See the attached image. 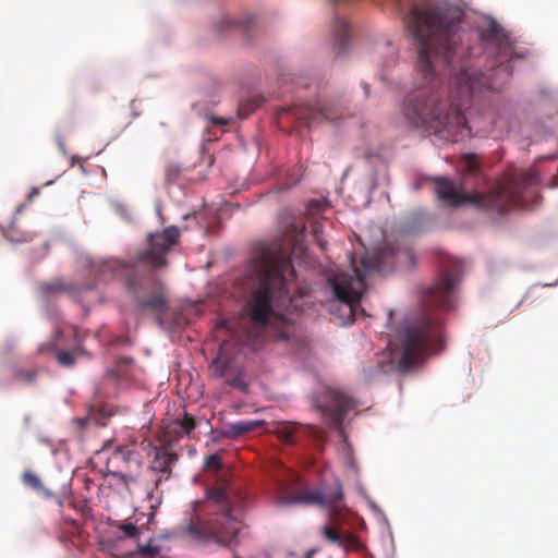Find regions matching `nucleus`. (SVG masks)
Listing matches in <instances>:
<instances>
[{"label": "nucleus", "mask_w": 558, "mask_h": 558, "mask_svg": "<svg viewBox=\"0 0 558 558\" xmlns=\"http://www.w3.org/2000/svg\"><path fill=\"white\" fill-rule=\"evenodd\" d=\"M196 427L194 417L184 412L181 420L171 422L166 428L165 434L168 436L169 441L177 440L184 436H189L190 433Z\"/></svg>", "instance_id": "nucleus-13"}, {"label": "nucleus", "mask_w": 558, "mask_h": 558, "mask_svg": "<svg viewBox=\"0 0 558 558\" xmlns=\"http://www.w3.org/2000/svg\"><path fill=\"white\" fill-rule=\"evenodd\" d=\"M117 527L122 532L123 536L126 538H136L140 534L138 529L133 523L120 522L117 524Z\"/></svg>", "instance_id": "nucleus-22"}, {"label": "nucleus", "mask_w": 558, "mask_h": 558, "mask_svg": "<svg viewBox=\"0 0 558 558\" xmlns=\"http://www.w3.org/2000/svg\"><path fill=\"white\" fill-rule=\"evenodd\" d=\"M251 275L256 286L251 291L245 311L252 324L246 344L257 350L268 335L290 342L298 327L287 317L296 307L290 295L295 270L290 259L289 244L284 240L255 245L251 258Z\"/></svg>", "instance_id": "nucleus-2"}, {"label": "nucleus", "mask_w": 558, "mask_h": 558, "mask_svg": "<svg viewBox=\"0 0 558 558\" xmlns=\"http://www.w3.org/2000/svg\"><path fill=\"white\" fill-rule=\"evenodd\" d=\"M231 386L233 387H238V388H241L243 389L244 388V384H243V380L241 378H235L233 379L232 381L229 383Z\"/></svg>", "instance_id": "nucleus-31"}, {"label": "nucleus", "mask_w": 558, "mask_h": 558, "mask_svg": "<svg viewBox=\"0 0 558 558\" xmlns=\"http://www.w3.org/2000/svg\"><path fill=\"white\" fill-rule=\"evenodd\" d=\"M300 425L292 422H278L275 426V433L286 444H295L298 441L296 432Z\"/></svg>", "instance_id": "nucleus-18"}, {"label": "nucleus", "mask_w": 558, "mask_h": 558, "mask_svg": "<svg viewBox=\"0 0 558 558\" xmlns=\"http://www.w3.org/2000/svg\"><path fill=\"white\" fill-rule=\"evenodd\" d=\"M322 233H323V225L319 222H315L313 226V234H314L316 241L320 244V246L324 247L325 242L322 239Z\"/></svg>", "instance_id": "nucleus-25"}, {"label": "nucleus", "mask_w": 558, "mask_h": 558, "mask_svg": "<svg viewBox=\"0 0 558 558\" xmlns=\"http://www.w3.org/2000/svg\"><path fill=\"white\" fill-rule=\"evenodd\" d=\"M404 22L415 38L417 88L401 104L405 121L430 131L444 141L458 142L471 133L464 116L468 104L484 88L499 89L512 75L511 61L524 59L529 50L518 47L505 28L492 17L478 25V37L490 57L487 73L472 69L470 52L462 45L463 12L454 5L420 4V0H397Z\"/></svg>", "instance_id": "nucleus-1"}, {"label": "nucleus", "mask_w": 558, "mask_h": 558, "mask_svg": "<svg viewBox=\"0 0 558 558\" xmlns=\"http://www.w3.org/2000/svg\"><path fill=\"white\" fill-rule=\"evenodd\" d=\"M402 255H405V256H408V257H411V254H409V253H402Z\"/></svg>", "instance_id": "nucleus-45"}, {"label": "nucleus", "mask_w": 558, "mask_h": 558, "mask_svg": "<svg viewBox=\"0 0 558 558\" xmlns=\"http://www.w3.org/2000/svg\"><path fill=\"white\" fill-rule=\"evenodd\" d=\"M179 235L177 227H168L162 233L150 234L148 248L137 252L130 262L117 258L99 259L93 263L92 271L101 281L124 278L125 290L137 306L161 316L167 310L168 302L154 269L167 265L166 255L177 243Z\"/></svg>", "instance_id": "nucleus-3"}, {"label": "nucleus", "mask_w": 558, "mask_h": 558, "mask_svg": "<svg viewBox=\"0 0 558 558\" xmlns=\"http://www.w3.org/2000/svg\"><path fill=\"white\" fill-rule=\"evenodd\" d=\"M342 499V487L336 482L333 487L325 492L308 489L302 484L301 477L290 471V483L281 489L279 501L283 505L303 504L306 506H319L336 512L338 502Z\"/></svg>", "instance_id": "nucleus-9"}, {"label": "nucleus", "mask_w": 558, "mask_h": 558, "mask_svg": "<svg viewBox=\"0 0 558 558\" xmlns=\"http://www.w3.org/2000/svg\"><path fill=\"white\" fill-rule=\"evenodd\" d=\"M357 405L355 399L340 388L328 387L315 399V407L330 428L343 434V420L347 413Z\"/></svg>", "instance_id": "nucleus-10"}, {"label": "nucleus", "mask_w": 558, "mask_h": 558, "mask_svg": "<svg viewBox=\"0 0 558 558\" xmlns=\"http://www.w3.org/2000/svg\"><path fill=\"white\" fill-rule=\"evenodd\" d=\"M304 295H305V291H304V289H301L300 290V296H304Z\"/></svg>", "instance_id": "nucleus-43"}, {"label": "nucleus", "mask_w": 558, "mask_h": 558, "mask_svg": "<svg viewBox=\"0 0 558 558\" xmlns=\"http://www.w3.org/2000/svg\"><path fill=\"white\" fill-rule=\"evenodd\" d=\"M316 553H317V549H316V548H312V549H310V550L305 554L304 558H313V557H314V555H315Z\"/></svg>", "instance_id": "nucleus-34"}, {"label": "nucleus", "mask_w": 558, "mask_h": 558, "mask_svg": "<svg viewBox=\"0 0 558 558\" xmlns=\"http://www.w3.org/2000/svg\"><path fill=\"white\" fill-rule=\"evenodd\" d=\"M225 23H226L227 27H229L234 24V21L226 20Z\"/></svg>", "instance_id": "nucleus-39"}, {"label": "nucleus", "mask_w": 558, "mask_h": 558, "mask_svg": "<svg viewBox=\"0 0 558 558\" xmlns=\"http://www.w3.org/2000/svg\"><path fill=\"white\" fill-rule=\"evenodd\" d=\"M93 288H94V286L87 284V286H84V287L78 288L77 290H78V291H81V290H90V289H93Z\"/></svg>", "instance_id": "nucleus-35"}, {"label": "nucleus", "mask_w": 558, "mask_h": 558, "mask_svg": "<svg viewBox=\"0 0 558 558\" xmlns=\"http://www.w3.org/2000/svg\"><path fill=\"white\" fill-rule=\"evenodd\" d=\"M208 119H209L211 125H215V126H226L230 123V119H227V118L209 116Z\"/></svg>", "instance_id": "nucleus-26"}, {"label": "nucleus", "mask_w": 558, "mask_h": 558, "mask_svg": "<svg viewBox=\"0 0 558 558\" xmlns=\"http://www.w3.org/2000/svg\"><path fill=\"white\" fill-rule=\"evenodd\" d=\"M222 468L221 458L218 453L208 456L205 459V469L214 472L220 471Z\"/></svg>", "instance_id": "nucleus-23"}, {"label": "nucleus", "mask_w": 558, "mask_h": 558, "mask_svg": "<svg viewBox=\"0 0 558 558\" xmlns=\"http://www.w3.org/2000/svg\"><path fill=\"white\" fill-rule=\"evenodd\" d=\"M153 496H154V493H153L151 490H150V492H148V494H147V498H148V499H153Z\"/></svg>", "instance_id": "nucleus-42"}, {"label": "nucleus", "mask_w": 558, "mask_h": 558, "mask_svg": "<svg viewBox=\"0 0 558 558\" xmlns=\"http://www.w3.org/2000/svg\"><path fill=\"white\" fill-rule=\"evenodd\" d=\"M480 169L476 155L469 154L463 156V170L468 174H475Z\"/></svg>", "instance_id": "nucleus-21"}, {"label": "nucleus", "mask_w": 558, "mask_h": 558, "mask_svg": "<svg viewBox=\"0 0 558 558\" xmlns=\"http://www.w3.org/2000/svg\"><path fill=\"white\" fill-rule=\"evenodd\" d=\"M246 493L226 477L216 481L205 500L192 505L193 512L178 533L195 542H213L220 547H235L242 529Z\"/></svg>", "instance_id": "nucleus-5"}, {"label": "nucleus", "mask_w": 558, "mask_h": 558, "mask_svg": "<svg viewBox=\"0 0 558 558\" xmlns=\"http://www.w3.org/2000/svg\"><path fill=\"white\" fill-rule=\"evenodd\" d=\"M83 353H84V349L81 345H76L73 349V352L62 351V350L58 351L57 360L60 365H62L64 367H71L75 363V357Z\"/></svg>", "instance_id": "nucleus-19"}, {"label": "nucleus", "mask_w": 558, "mask_h": 558, "mask_svg": "<svg viewBox=\"0 0 558 558\" xmlns=\"http://www.w3.org/2000/svg\"><path fill=\"white\" fill-rule=\"evenodd\" d=\"M161 502V498L159 497L157 500H156V504L151 505V509L155 510L157 506H159Z\"/></svg>", "instance_id": "nucleus-37"}, {"label": "nucleus", "mask_w": 558, "mask_h": 558, "mask_svg": "<svg viewBox=\"0 0 558 558\" xmlns=\"http://www.w3.org/2000/svg\"><path fill=\"white\" fill-rule=\"evenodd\" d=\"M235 558H240V557H235Z\"/></svg>", "instance_id": "nucleus-46"}, {"label": "nucleus", "mask_w": 558, "mask_h": 558, "mask_svg": "<svg viewBox=\"0 0 558 558\" xmlns=\"http://www.w3.org/2000/svg\"><path fill=\"white\" fill-rule=\"evenodd\" d=\"M213 367L215 368V374L217 377H222L225 375L226 366L219 359L213 361Z\"/></svg>", "instance_id": "nucleus-27"}, {"label": "nucleus", "mask_w": 558, "mask_h": 558, "mask_svg": "<svg viewBox=\"0 0 558 558\" xmlns=\"http://www.w3.org/2000/svg\"><path fill=\"white\" fill-rule=\"evenodd\" d=\"M140 553L144 556L147 555H155L158 553V548L156 546H153L150 544H146L140 547Z\"/></svg>", "instance_id": "nucleus-28"}, {"label": "nucleus", "mask_w": 558, "mask_h": 558, "mask_svg": "<svg viewBox=\"0 0 558 558\" xmlns=\"http://www.w3.org/2000/svg\"><path fill=\"white\" fill-rule=\"evenodd\" d=\"M458 278L444 274L423 295L420 313L410 318L398 331V347L393 351L397 368L407 372L418 364L427 353L445 347L442 312L452 307L453 290Z\"/></svg>", "instance_id": "nucleus-4"}, {"label": "nucleus", "mask_w": 558, "mask_h": 558, "mask_svg": "<svg viewBox=\"0 0 558 558\" xmlns=\"http://www.w3.org/2000/svg\"><path fill=\"white\" fill-rule=\"evenodd\" d=\"M307 429L310 430V433H314V427L313 426H307Z\"/></svg>", "instance_id": "nucleus-44"}, {"label": "nucleus", "mask_w": 558, "mask_h": 558, "mask_svg": "<svg viewBox=\"0 0 558 558\" xmlns=\"http://www.w3.org/2000/svg\"><path fill=\"white\" fill-rule=\"evenodd\" d=\"M265 424L264 421H241L229 423L225 427V436L231 439L251 433Z\"/></svg>", "instance_id": "nucleus-16"}, {"label": "nucleus", "mask_w": 558, "mask_h": 558, "mask_svg": "<svg viewBox=\"0 0 558 558\" xmlns=\"http://www.w3.org/2000/svg\"><path fill=\"white\" fill-rule=\"evenodd\" d=\"M362 86L365 90V95L368 96L369 95V86L367 84H363Z\"/></svg>", "instance_id": "nucleus-36"}, {"label": "nucleus", "mask_w": 558, "mask_h": 558, "mask_svg": "<svg viewBox=\"0 0 558 558\" xmlns=\"http://www.w3.org/2000/svg\"><path fill=\"white\" fill-rule=\"evenodd\" d=\"M401 253L395 254L392 251L377 250L372 254H365L361 259V267H357L353 255L351 263L352 274L340 270H329L326 275L328 283L331 286L333 294L338 300L350 306L353 311L355 305L360 304L363 291L366 288L365 279L373 272L385 274L393 268V259L399 258Z\"/></svg>", "instance_id": "nucleus-7"}, {"label": "nucleus", "mask_w": 558, "mask_h": 558, "mask_svg": "<svg viewBox=\"0 0 558 558\" xmlns=\"http://www.w3.org/2000/svg\"><path fill=\"white\" fill-rule=\"evenodd\" d=\"M322 535L326 541L337 544L344 549H356L360 546V541L354 534H341L330 525H324L322 527Z\"/></svg>", "instance_id": "nucleus-14"}, {"label": "nucleus", "mask_w": 558, "mask_h": 558, "mask_svg": "<svg viewBox=\"0 0 558 558\" xmlns=\"http://www.w3.org/2000/svg\"><path fill=\"white\" fill-rule=\"evenodd\" d=\"M36 377V372L33 369H21L17 368L14 371V378L19 381L23 383H33Z\"/></svg>", "instance_id": "nucleus-24"}, {"label": "nucleus", "mask_w": 558, "mask_h": 558, "mask_svg": "<svg viewBox=\"0 0 558 558\" xmlns=\"http://www.w3.org/2000/svg\"><path fill=\"white\" fill-rule=\"evenodd\" d=\"M133 361L128 357L119 359L112 368L107 371V376L114 380H126L131 376Z\"/></svg>", "instance_id": "nucleus-17"}, {"label": "nucleus", "mask_w": 558, "mask_h": 558, "mask_svg": "<svg viewBox=\"0 0 558 558\" xmlns=\"http://www.w3.org/2000/svg\"><path fill=\"white\" fill-rule=\"evenodd\" d=\"M436 195L448 207L471 205L477 209L505 215L512 209L523 208V194L526 189L537 181L534 172H523L519 178L506 177L500 179L487 193H468L462 190V183L456 185L452 180L435 178Z\"/></svg>", "instance_id": "nucleus-6"}, {"label": "nucleus", "mask_w": 558, "mask_h": 558, "mask_svg": "<svg viewBox=\"0 0 558 558\" xmlns=\"http://www.w3.org/2000/svg\"><path fill=\"white\" fill-rule=\"evenodd\" d=\"M5 235H7L8 239H10L11 241H14V242H23V241H28L31 239L29 235L15 236L13 234V231H8Z\"/></svg>", "instance_id": "nucleus-29"}, {"label": "nucleus", "mask_w": 558, "mask_h": 558, "mask_svg": "<svg viewBox=\"0 0 558 558\" xmlns=\"http://www.w3.org/2000/svg\"><path fill=\"white\" fill-rule=\"evenodd\" d=\"M387 48H388V50H389V52L391 53V57H392V59H393V58H395V51H393V49H392L390 46H388Z\"/></svg>", "instance_id": "nucleus-41"}, {"label": "nucleus", "mask_w": 558, "mask_h": 558, "mask_svg": "<svg viewBox=\"0 0 558 558\" xmlns=\"http://www.w3.org/2000/svg\"><path fill=\"white\" fill-rule=\"evenodd\" d=\"M178 461V454L171 451L170 446L166 445L156 448L155 454L149 469L157 474H160L155 480V488H158L163 480H168L171 475V468Z\"/></svg>", "instance_id": "nucleus-11"}, {"label": "nucleus", "mask_w": 558, "mask_h": 558, "mask_svg": "<svg viewBox=\"0 0 558 558\" xmlns=\"http://www.w3.org/2000/svg\"><path fill=\"white\" fill-rule=\"evenodd\" d=\"M98 461L105 462L106 474L120 481L128 490L138 484V471L142 468V456L130 445H112L108 440L104 447L96 451Z\"/></svg>", "instance_id": "nucleus-8"}, {"label": "nucleus", "mask_w": 558, "mask_h": 558, "mask_svg": "<svg viewBox=\"0 0 558 558\" xmlns=\"http://www.w3.org/2000/svg\"><path fill=\"white\" fill-rule=\"evenodd\" d=\"M22 481L26 486H29L35 490H45V486L43 485L40 478L33 472H24Z\"/></svg>", "instance_id": "nucleus-20"}, {"label": "nucleus", "mask_w": 558, "mask_h": 558, "mask_svg": "<svg viewBox=\"0 0 558 558\" xmlns=\"http://www.w3.org/2000/svg\"><path fill=\"white\" fill-rule=\"evenodd\" d=\"M295 235H294V246H300V236L303 234L304 226H302L300 229L298 226L294 227Z\"/></svg>", "instance_id": "nucleus-30"}, {"label": "nucleus", "mask_w": 558, "mask_h": 558, "mask_svg": "<svg viewBox=\"0 0 558 558\" xmlns=\"http://www.w3.org/2000/svg\"><path fill=\"white\" fill-rule=\"evenodd\" d=\"M39 494H41L43 496L49 498L51 497L53 494L52 492H50L48 488L45 487V490H37Z\"/></svg>", "instance_id": "nucleus-32"}, {"label": "nucleus", "mask_w": 558, "mask_h": 558, "mask_svg": "<svg viewBox=\"0 0 558 558\" xmlns=\"http://www.w3.org/2000/svg\"><path fill=\"white\" fill-rule=\"evenodd\" d=\"M39 192L37 189H33L31 194H29V198L34 197L35 195H37Z\"/></svg>", "instance_id": "nucleus-38"}, {"label": "nucleus", "mask_w": 558, "mask_h": 558, "mask_svg": "<svg viewBox=\"0 0 558 558\" xmlns=\"http://www.w3.org/2000/svg\"><path fill=\"white\" fill-rule=\"evenodd\" d=\"M239 114L241 118H246L248 116V111H245L244 106L239 108Z\"/></svg>", "instance_id": "nucleus-33"}, {"label": "nucleus", "mask_w": 558, "mask_h": 558, "mask_svg": "<svg viewBox=\"0 0 558 558\" xmlns=\"http://www.w3.org/2000/svg\"><path fill=\"white\" fill-rule=\"evenodd\" d=\"M331 35L333 38V50L338 56L344 54L349 49V26L348 23L336 16L331 25Z\"/></svg>", "instance_id": "nucleus-12"}, {"label": "nucleus", "mask_w": 558, "mask_h": 558, "mask_svg": "<svg viewBox=\"0 0 558 558\" xmlns=\"http://www.w3.org/2000/svg\"><path fill=\"white\" fill-rule=\"evenodd\" d=\"M65 291H68L69 293L71 294H76L75 291L71 290L70 287H64L63 288Z\"/></svg>", "instance_id": "nucleus-40"}, {"label": "nucleus", "mask_w": 558, "mask_h": 558, "mask_svg": "<svg viewBox=\"0 0 558 558\" xmlns=\"http://www.w3.org/2000/svg\"><path fill=\"white\" fill-rule=\"evenodd\" d=\"M298 119L302 120L307 126H311L312 124L318 123L323 120L335 121L337 117L335 116L331 107L320 106L318 108L308 109L305 113L298 116Z\"/></svg>", "instance_id": "nucleus-15"}]
</instances>
